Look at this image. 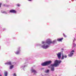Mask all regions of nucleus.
<instances>
[{"mask_svg":"<svg viewBox=\"0 0 76 76\" xmlns=\"http://www.w3.org/2000/svg\"><path fill=\"white\" fill-rule=\"evenodd\" d=\"M61 62V61L56 60L55 61L54 64L52 65V66L57 67V66H58V63H60Z\"/></svg>","mask_w":76,"mask_h":76,"instance_id":"obj_1","label":"nucleus"},{"mask_svg":"<svg viewBox=\"0 0 76 76\" xmlns=\"http://www.w3.org/2000/svg\"><path fill=\"white\" fill-rule=\"evenodd\" d=\"M51 63V61H47L42 63V66H47V65H48V64H50Z\"/></svg>","mask_w":76,"mask_h":76,"instance_id":"obj_2","label":"nucleus"},{"mask_svg":"<svg viewBox=\"0 0 76 76\" xmlns=\"http://www.w3.org/2000/svg\"><path fill=\"white\" fill-rule=\"evenodd\" d=\"M57 56L58 57V58L59 59H60L61 58V53H58L57 54Z\"/></svg>","mask_w":76,"mask_h":76,"instance_id":"obj_3","label":"nucleus"},{"mask_svg":"<svg viewBox=\"0 0 76 76\" xmlns=\"http://www.w3.org/2000/svg\"><path fill=\"white\" fill-rule=\"evenodd\" d=\"M51 41L50 39L47 40L46 42V43H47V44H50V43H51Z\"/></svg>","mask_w":76,"mask_h":76,"instance_id":"obj_4","label":"nucleus"},{"mask_svg":"<svg viewBox=\"0 0 76 76\" xmlns=\"http://www.w3.org/2000/svg\"><path fill=\"white\" fill-rule=\"evenodd\" d=\"M10 12H11L12 13H16V11L13 10H11L10 11Z\"/></svg>","mask_w":76,"mask_h":76,"instance_id":"obj_5","label":"nucleus"},{"mask_svg":"<svg viewBox=\"0 0 76 76\" xmlns=\"http://www.w3.org/2000/svg\"><path fill=\"white\" fill-rule=\"evenodd\" d=\"M63 39V38H62L61 39H58L57 41H61Z\"/></svg>","mask_w":76,"mask_h":76,"instance_id":"obj_6","label":"nucleus"},{"mask_svg":"<svg viewBox=\"0 0 76 76\" xmlns=\"http://www.w3.org/2000/svg\"><path fill=\"white\" fill-rule=\"evenodd\" d=\"M73 53H70V54L69 55V56H70V57L72 56V55H73Z\"/></svg>","mask_w":76,"mask_h":76,"instance_id":"obj_7","label":"nucleus"},{"mask_svg":"<svg viewBox=\"0 0 76 76\" xmlns=\"http://www.w3.org/2000/svg\"><path fill=\"white\" fill-rule=\"evenodd\" d=\"M13 67V65H11L10 67V69H12Z\"/></svg>","mask_w":76,"mask_h":76,"instance_id":"obj_8","label":"nucleus"},{"mask_svg":"<svg viewBox=\"0 0 76 76\" xmlns=\"http://www.w3.org/2000/svg\"><path fill=\"white\" fill-rule=\"evenodd\" d=\"M7 72H5V76H7Z\"/></svg>","mask_w":76,"mask_h":76,"instance_id":"obj_9","label":"nucleus"},{"mask_svg":"<svg viewBox=\"0 0 76 76\" xmlns=\"http://www.w3.org/2000/svg\"><path fill=\"white\" fill-rule=\"evenodd\" d=\"M48 47V46H45V47H43V48H45V49H46V48H47Z\"/></svg>","mask_w":76,"mask_h":76,"instance_id":"obj_10","label":"nucleus"},{"mask_svg":"<svg viewBox=\"0 0 76 76\" xmlns=\"http://www.w3.org/2000/svg\"><path fill=\"white\" fill-rule=\"evenodd\" d=\"M7 64H9V65H11V64H11V62H7Z\"/></svg>","mask_w":76,"mask_h":76,"instance_id":"obj_11","label":"nucleus"},{"mask_svg":"<svg viewBox=\"0 0 76 76\" xmlns=\"http://www.w3.org/2000/svg\"><path fill=\"white\" fill-rule=\"evenodd\" d=\"M64 56H63V55H62V58H61V59H64Z\"/></svg>","mask_w":76,"mask_h":76,"instance_id":"obj_12","label":"nucleus"},{"mask_svg":"<svg viewBox=\"0 0 76 76\" xmlns=\"http://www.w3.org/2000/svg\"><path fill=\"white\" fill-rule=\"evenodd\" d=\"M54 68H51V70H52V71H54Z\"/></svg>","mask_w":76,"mask_h":76,"instance_id":"obj_13","label":"nucleus"},{"mask_svg":"<svg viewBox=\"0 0 76 76\" xmlns=\"http://www.w3.org/2000/svg\"><path fill=\"white\" fill-rule=\"evenodd\" d=\"M32 72H36V71H35V70H32Z\"/></svg>","mask_w":76,"mask_h":76,"instance_id":"obj_14","label":"nucleus"},{"mask_svg":"<svg viewBox=\"0 0 76 76\" xmlns=\"http://www.w3.org/2000/svg\"><path fill=\"white\" fill-rule=\"evenodd\" d=\"M49 72V70L48 69L46 71V73H48Z\"/></svg>","mask_w":76,"mask_h":76,"instance_id":"obj_15","label":"nucleus"},{"mask_svg":"<svg viewBox=\"0 0 76 76\" xmlns=\"http://www.w3.org/2000/svg\"><path fill=\"white\" fill-rule=\"evenodd\" d=\"M13 76H16V74H15V73L14 74Z\"/></svg>","mask_w":76,"mask_h":76,"instance_id":"obj_16","label":"nucleus"},{"mask_svg":"<svg viewBox=\"0 0 76 76\" xmlns=\"http://www.w3.org/2000/svg\"><path fill=\"white\" fill-rule=\"evenodd\" d=\"M63 35L64 37H66V35H65V34H63Z\"/></svg>","mask_w":76,"mask_h":76,"instance_id":"obj_17","label":"nucleus"},{"mask_svg":"<svg viewBox=\"0 0 76 76\" xmlns=\"http://www.w3.org/2000/svg\"><path fill=\"white\" fill-rule=\"evenodd\" d=\"M72 53H74V52H75V51H74V50H72Z\"/></svg>","mask_w":76,"mask_h":76,"instance_id":"obj_18","label":"nucleus"},{"mask_svg":"<svg viewBox=\"0 0 76 76\" xmlns=\"http://www.w3.org/2000/svg\"><path fill=\"white\" fill-rule=\"evenodd\" d=\"M17 6H20V5L19 4H17Z\"/></svg>","mask_w":76,"mask_h":76,"instance_id":"obj_19","label":"nucleus"},{"mask_svg":"<svg viewBox=\"0 0 76 76\" xmlns=\"http://www.w3.org/2000/svg\"><path fill=\"white\" fill-rule=\"evenodd\" d=\"M64 57H65V58H66L67 57V56H65Z\"/></svg>","mask_w":76,"mask_h":76,"instance_id":"obj_20","label":"nucleus"},{"mask_svg":"<svg viewBox=\"0 0 76 76\" xmlns=\"http://www.w3.org/2000/svg\"><path fill=\"white\" fill-rule=\"evenodd\" d=\"M1 3H0V7H1Z\"/></svg>","mask_w":76,"mask_h":76,"instance_id":"obj_21","label":"nucleus"},{"mask_svg":"<svg viewBox=\"0 0 76 76\" xmlns=\"http://www.w3.org/2000/svg\"><path fill=\"white\" fill-rule=\"evenodd\" d=\"M29 1H31L32 0H28Z\"/></svg>","mask_w":76,"mask_h":76,"instance_id":"obj_22","label":"nucleus"},{"mask_svg":"<svg viewBox=\"0 0 76 76\" xmlns=\"http://www.w3.org/2000/svg\"><path fill=\"white\" fill-rule=\"evenodd\" d=\"M56 42V41H54V42Z\"/></svg>","mask_w":76,"mask_h":76,"instance_id":"obj_23","label":"nucleus"},{"mask_svg":"<svg viewBox=\"0 0 76 76\" xmlns=\"http://www.w3.org/2000/svg\"><path fill=\"white\" fill-rule=\"evenodd\" d=\"M0 76H1V75H0Z\"/></svg>","mask_w":76,"mask_h":76,"instance_id":"obj_24","label":"nucleus"}]
</instances>
